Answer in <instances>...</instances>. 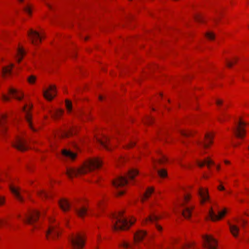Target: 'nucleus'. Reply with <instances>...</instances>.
Listing matches in <instances>:
<instances>
[{
	"label": "nucleus",
	"instance_id": "f257e3e1",
	"mask_svg": "<svg viewBox=\"0 0 249 249\" xmlns=\"http://www.w3.org/2000/svg\"><path fill=\"white\" fill-rule=\"evenodd\" d=\"M102 162L101 160L98 158H95L89 160L84 166L79 169H74L67 168L66 174L70 178H71L78 175L85 174L89 171H91L94 169L99 168L101 166Z\"/></svg>",
	"mask_w": 249,
	"mask_h": 249
},
{
	"label": "nucleus",
	"instance_id": "f03ea898",
	"mask_svg": "<svg viewBox=\"0 0 249 249\" xmlns=\"http://www.w3.org/2000/svg\"><path fill=\"white\" fill-rule=\"evenodd\" d=\"M123 213V212H120L118 213H114L112 215L114 221H113L112 228L115 231L127 229L135 221V219H132L128 220L127 218L124 217Z\"/></svg>",
	"mask_w": 249,
	"mask_h": 249
},
{
	"label": "nucleus",
	"instance_id": "7ed1b4c3",
	"mask_svg": "<svg viewBox=\"0 0 249 249\" xmlns=\"http://www.w3.org/2000/svg\"><path fill=\"white\" fill-rule=\"evenodd\" d=\"M69 241L73 249H82L85 245V241L79 234L73 235L69 238Z\"/></svg>",
	"mask_w": 249,
	"mask_h": 249
},
{
	"label": "nucleus",
	"instance_id": "20e7f679",
	"mask_svg": "<svg viewBox=\"0 0 249 249\" xmlns=\"http://www.w3.org/2000/svg\"><path fill=\"white\" fill-rule=\"evenodd\" d=\"M39 215L40 213L38 211L35 210H33L30 212L29 213L25 214L23 221L28 224L34 226V228H37V226L34 225V223L37 221Z\"/></svg>",
	"mask_w": 249,
	"mask_h": 249
},
{
	"label": "nucleus",
	"instance_id": "39448f33",
	"mask_svg": "<svg viewBox=\"0 0 249 249\" xmlns=\"http://www.w3.org/2000/svg\"><path fill=\"white\" fill-rule=\"evenodd\" d=\"M54 221V219L53 218H49L50 225L48 230L46 231V236L47 239H49V237H50L54 239L59 235V231L57 228V225L52 224Z\"/></svg>",
	"mask_w": 249,
	"mask_h": 249
},
{
	"label": "nucleus",
	"instance_id": "423d86ee",
	"mask_svg": "<svg viewBox=\"0 0 249 249\" xmlns=\"http://www.w3.org/2000/svg\"><path fill=\"white\" fill-rule=\"evenodd\" d=\"M13 146L19 151H24L28 148L27 141L21 137L18 136L12 143Z\"/></svg>",
	"mask_w": 249,
	"mask_h": 249
},
{
	"label": "nucleus",
	"instance_id": "0eeeda50",
	"mask_svg": "<svg viewBox=\"0 0 249 249\" xmlns=\"http://www.w3.org/2000/svg\"><path fill=\"white\" fill-rule=\"evenodd\" d=\"M245 125L246 123L240 120L236 124V126L233 128V131L237 137L239 138H242L245 136Z\"/></svg>",
	"mask_w": 249,
	"mask_h": 249
},
{
	"label": "nucleus",
	"instance_id": "6e6552de",
	"mask_svg": "<svg viewBox=\"0 0 249 249\" xmlns=\"http://www.w3.org/2000/svg\"><path fill=\"white\" fill-rule=\"evenodd\" d=\"M28 36L33 44L37 45L41 42L42 37L38 32L32 29H30L28 32Z\"/></svg>",
	"mask_w": 249,
	"mask_h": 249
},
{
	"label": "nucleus",
	"instance_id": "1a4fd4ad",
	"mask_svg": "<svg viewBox=\"0 0 249 249\" xmlns=\"http://www.w3.org/2000/svg\"><path fill=\"white\" fill-rule=\"evenodd\" d=\"M191 196L190 195H186L184 196V202L181 204V207H183L181 213L184 217L188 218L191 215V212L193 209V207H188L184 206V202H187L190 199Z\"/></svg>",
	"mask_w": 249,
	"mask_h": 249
},
{
	"label": "nucleus",
	"instance_id": "9d476101",
	"mask_svg": "<svg viewBox=\"0 0 249 249\" xmlns=\"http://www.w3.org/2000/svg\"><path fill=\"white\" fill-rule=\"evenodd\" d=\"M205 243L204 247L208 249H215L216 248V241L212 236L203 235L202 237Z\"/></svg>",
	"mask_w": 249,
	"mask_h": 249
},
{
	"label": "nucleus",
	"instance_id": "9b49d317",
	"mask_svg": "<svg viewBox=\"0 0 249 249\" xmlns=\"http://www.w3.org/2000/svg\"><path fill=\"white\" fill-rule=\"evenodd\" d=\"M43 96L49 101L52 100L56 96V88L55 86L51 85L46 90H43Z\"/></svg>",
	"mask_w": 249,
	"mask_h": 249
},
{
	"label": "nucleus",
	"instance_id": "f8f14e48",
	"mask_svg": "<svg viewBox=\"0 0 249 249\" xmlns=\"http://www.w3.org/2000/svg\"><path fill=\"white\" fill-rule=\"evenodd\" d=\"M128 183L127 178L126 177L119 176L112 181V184L116 189L121 187Z\"/></svg>",
	"mask_w": 249,
	"mask_h": 249
},
{
	"label": "nucleus",
	"instance_id": "ddd939ff",
	"mask_svg": "<svg viewBox=\"0 0 249 249\" xmlns=\"http://www.w3.org/2000/svg\"><path fill=\"white\" fill-rule=\"evenodd\" d=\"M227 211L225 209L222 211H218V214H216V213L213 211L212 208H211L209 211V216L213 221H215L222 218L225 215Z\"/></svg>",
	"mask_w": 249,
	"mask_h": 249
},
{
	"label": "nucleus",
	"instance_id": "4468645a",
	"mask_svg": "<svg viewBox=\"0 0 249 249\" xmlns=\"http://www.w3.org/2000/svg\"><path fill=\"white\" fill-rule=\"evenodd\" d=\"M197 194L200 196L201 204H204L206 201L209 200L208 190L202 188H200L197 191Z\"/></svg>",
	"mask_w": 249,
	"mask_h": 249
},
{
	"label": "nucleus",
	"instance_id": "2eb2a0df",
	"mask_svg": "<svg viewBox=\"0 0 249 249\" xmlns=\"http://www.w3.org/2000/svg\"><path fill=\"white\" fill-rule=\"evenodd\" d=\"M213 135L211 133H206L205 135V142H199L198 144L203 146L204 148H207L209 144L212 143V139Z\"/></svg>",
	"mask_w": 249,
	"mask_h": 249
},
{
	"label": "nucleus",
	"instance_id": "dca6fc26",
	"mask_svg": "<svg viewBox=\"0 0 249 249\" xmlns=\"http://www.w3.org/2000/svg\"><path fill=\"white\" fill-rule=\"evenodd\" d=\"M97 142L100 143L102 146L107 150H110V148L109 147L108 144L109 142V139L108 137L104 136L102 139H97Z\"/></svg>",
	"mask_w": 249,
	"mask_h": 249
},
{
	"label": "nucleus",
	"instance_id": "f3484780",
	"mask_svg": "<svg viewBox=\"0 0 249 249\" xmlns=\"http://www.w3.org/2000/svg\"><path fill=\"white\" fill-rule=\"evenodd\" d=\"M22 110L26 113L25 118L29 126L33 131H36V129L33 127L32 123L31 116L29 114V111L26 109V106H24L23 107Z\"/></svg>",
	"mask_w": 249,
	"mask_h": 249
},
{
	"label": "nucleus",
	"instance_id": "a211bd4d",
	"mask_svg": "<svg viewBox=\"0 0 249 249\" xmlns=\"http://www.w3.org/2000/svg\"><path fill=\"white\" fill-rule=\"evenodd\" d=\"M59 205L61 209L64 211H68L71 207L70 203L67 200L62 199L59 200Z\"/></svg>",
	"mask_w": 249,
	"mask_h": 249
},
{
	"label": "nucleus",
	"instance_id": "6ab92c4d",
	"mask_svg": "<svg viewBox=\"0 0 249 249\" xmlns=\"http://www.w3.org/2000/svg\"><path fill=\"white\" fill-rule=\"evenodd\" d=\"M146 232L144 231H139L134 234V240L135 243H137L142 240L144 237L146 235Z\"/></svg>",
	"mask_w": 249,
	"mask_h": 249
},
{
	"label": "nucleus",
	"instance_id": "aec40b11",
	"mask_svg": "<svg viewBox=\"0 0 249 249\" xmlns=\"http://www.w3.org/2000/svg\"><path fill=\"white\" fill-rule=\"evenodd\" d=\"M9 187H10V189L11 191L15 195V196L16 197L17 199L20 201H22L23 198L20 194V192H19L20 189L18 188H16L11 185Z\"/></svg>",
	"mask_w": 249,
	"mask_h": 249
},
{
	"label": "nucleus",
	"instance_id": "412c9836",
	"mask_svg": "<svg viewBox=\"0 0 249 249\" xmlns=\"http://www.w3.org/2000/svg\"><path fill=\"white\" fill-rule=\"evenodd\" d=\"M6 118L5 115H3L2 117L1 120H0V135L3 136L4 135L6 132V127L5 125V120Z\"/></svg>",
	"mask_w": 249,
	"mask_h": 249
},
{
	"label": "nucleus",
	"instance_id": "4be33fe9",
	"mask_svg": "<svg viewBox=\"0 0 249 249\" xmlns=\"http://www.w3.org/2000/svg\"><path fill=\"white\" fill-rule=\"evenodd\" d=\"M25 53L24 52V50L22 47H19L17 49L16 57V60L18 63H19L21 61Z\"/></svg>",
	"mask_w": 249,
	"mask_h": 249
},
{
	"label": "nucleus",
	"instance_id": "5701e85b",
	"mask_svg": "<svg viewBox=\"0 0 249 249\" xmlns=\"http://www.w3.org/2000/svg\"><path fill=\"white\" fill-rule=\"evenodd\" d=\"M75 211L79 217H83L86 215L88 209L86 207L83 206L79 208H75Z\"/></svg>",
	"mask_w": 249,
	"mask_h": 249
},
{
	"label": "nucleus",
	"instance_id": "b1692460",
	"mask_svg": "<svg viewBox=\"0 0 249 249\" xmlns=\"http://www.w3.org/2000/svg\"><path fill=\"white\" fill-rule=\"evenodd\" d=\"M231 232L235 237H237L239 229L238 226L234 224H229Z\"/></svg>",
	"mask_w": 249,
	"mask_h": 249
},
{
	"label": "nucleus",
	"instance_id": "393cba45",
	"mask_svg": "<svg viewBox=\"0 0 249 249\" xmlns=\"http://www.w3.org/2000/svg\"><path fill=\"white\" fill-rule=\"evenodd\" d=\"M14 65L11 64L10 65L7 67H3L2 69V75L3 77H5L7 75H10L11 73L12 69Z\"/></svg>",
	"mask_w": 249,
	"mask_h": 249
},
{
	"label": "nucleus",
	"instance_id": "a878e982",
	"mask_svg": "<svg viewBox=\"0 0 249 249\" xmlns=\"http://www.w3.org/2000/svg\"><path fill=\"white\" fill-rule=\"evenodd\" d=\"M9 93L11 94L13 97L18 100H21L23 97V94L20 93V95H18V91L14 89H10L9 90Z\"/></svg>",
	"mask_w": 249,
	"mask_h": 249
},
{
	"label": "nucleus",
	"instance_id": "bb28decb",
	"mask_svg": "<svg viewBox=\"0 0 249 249\" xmlns=\"http://www.w3.org/2000/svg\"><path fill=\"white\" fill-rule=\"evenodd\" d=\"M62 154L64 156L70 158L71 160L74 159L76 156V154L66 149H64L62 151Z\"/></svg>",
	"mask_w": 249,
	"mask_h": 249
},
{
	"label": "nucleus",
	"instance_id": "cd10ccee",
	"mask_svg": "<svg viewBox=\"0 0 249 249\" xmlns=\"http://www.w3.org/2000/svg\"><path fill=\"white\" fill-rule=\"evenodd\" d=\"M160 218V216H159L154 213L150 214L148 217L146 218L143 223H147L148 222H154L158 219Z\"/></svg>",
	"mask_w": 249,
	"mask_h": 249
},
{
	"label": "nucleus",
	"instance_id": "c85d7f7f",
	"mask_svg": "<svg viewBox=\"0 0 249 249\" xmlns=\"http://www.w3.org/2000/svg\"><path fill=\"white\" fill-rule=\"evenodd\" d=\"M167 158L164 155H162L161 157L157 160H153V168L155 170H157V163L163 164L165 163L167 161Z\"/></svg>",
	"mask_w": 249,
	"mask_h": 249
},
{
	"label": "nucleus",
	"instance_id": "c756f323",
	"mask_svg": "<svg viewBox=\"0 0 249 249\" xmlns=\"http://www.w3.org/2000/svg\"><path fill=\"white\" fill-rule=\"evenodd\" d=\"M139 173V172L136 169L130 170L127 174V178L129 179L133 180L135 177L137 176Z\"/></svg>",
	"mask_w": 249,
	"mask_h": 249
},
{
	"label": "nucleus",
	"instance_id": "7c9ffc66",
	"mask_svg": "<svg viewBox=\"0 0 249 249\" xmlns=\"http://www.w3.org/2000/svg\"><path fill=\"white\" fill-rule=\"evenodd\" d=\"M197 164L200 167H202L205 164H206L207 165L208 167L210 168V165L211 164H214V162L211 160H210V159H207L205 160L203 162L198 161L197 162Z\"/></svg>",
	"mask_w": 249,
	"mask_h": 249
},
{
	"label": "nucleus",
	"instance_id": "2f4dec72",
	"mask_svg": "<svg viewBox=\"0 0 249 249\" xmlns=\"http://www.w3.org/2000/svg\"><path fill=\"white\" fill-rule=\"evenodd\" d=\"M75 128L74 127L70 128L68 131H64L61 134V137L63 138L67 137L71 135H72L75 131Z\"/></svg>",
	"mask_w": 249,
	"mask_h": 249
},
{
	"label": "nucleus",
	"instance_id": "473e14b6",
	"mask_svg": "<svg viewBox=\"0 0 249 249\" xmlns=\"http://www.w3.org/2000/svg\"><path fill=\"white\" fill-rule=\"evenodd\" d=\"M52 117L54 119H56L59 117L63 113V110L59 109L53 113L51 110L49 111Z\"/></svg>",
	"mask_w": 249,
	"mask_h": 249
},
{
	"label": "nucleus",
	"instance_id": "72a5a7b5",
	"mask_svg": "<svg viewBox=\"0 0 249 249\" xmlns=\"http://www.w3.org/2000/svg\"><path fill=\"white\" fill-rule=\"evenodd\" d=\"M153 191H154V189L153 188L149 187L147 189V190L145 192V193H144V194L143 195V196L142 198V201H143L144 199H146V198H148L151 195V194L153 192Z\"/></svg>",
	"mask_w": 249,
	"mask_h": 249
},
{
	"label": "nucleus",
	"instance_id": "f704fd0d",
	"mask_svg": "<svg viewBox=\"0 0 249 249\" xmlns=\"http://www.w3.org/2000/svg\"><path fill=\"white\" fill-rule=\"evenodd\" d=\"M181 135L184 137H188L192 135V133L188 130H181L180 131Z\"/></svg>",
	"mask_w": 249,
	"mask_h": 249
},
{
	"label": "nucleus",
	"instance_id": "c9c22d12",
	"mask_svg": "<svg viewBox=\"0 0 249 249\" xmlns=\"http://www.w3.org/2000/svg\"><path fill=\"white\" fill-rule=\"evenodd\" d=\"M38 195L42 198H47L51 196V195H50L48 193L45 192L43 190L40 191L38 192Z\"/></svg>",
	"mask_w": 249,
	"mask_h": 249
},
{
	"label": "nucleus",
	"instance_id": "e433bc0d",
	"mask_svg": "<svg viewBox=\"0 0 249 249\" xmlns=\"http://www.w3.org/2000/svg\"><path fill=\"white\" fill-rule=\"evenodd\" d=\"M157 172L159 176L161 178H165L167 175V171L163 169L158 170Z\"/></svg>",
	"mask_w": 249,
	"mask_h": 249
},
{
	"label": "nucleus",
	"instance_id": "4c0bfd02",
	"mask_svg": "<svg viewBox=\"0 0 249 249\" xmlns=\"http://www.w3.org/2000/svg\"><path fill=\"white\" fill-rule=\"evenodd\" d=\"M66 107L68 111L70 112L72 110L71 102L68 100H66Z\"/></svg>",
	"mask_w": 249,
	"mask_h": 249
},
{
	"label": "nucleus",
	"instance_id": "58836bf2",
	"mask_svg": "<svg viewBox=\"0 0 249 249\" xmlns=\"http://www.w3.org/2000/svg\"><path fill=\"white\" fill-rule=\"evenodd\" d=\"M206 36L210 40H213L214 38V34L212 32H207L205 34Z\"/></svg>",
	"mask_w": 249,
	"mask_h": 249
},
{
	"label": "nucleus",
	"instance_id": "ea45409f",
	"mask_svg": "<svg viewBox=\"0 0 249 249\" xmlns=\"http://www.w3.org/2000/svg\"><path fill=\"white\" fill-rule=\"evenodd\" d=\"M36 79V77L35 76L31 75L28 78L27 80L29 83L33 84L35 82Z\"/></svg>",
	"mask_w": 249,
	"mask_h": 249
},
{
	"label": "nucleus",
	"instance_id": "a19ab883",
	"mask_svg": "<svg viewBox=\"0 0 249 249\" xmlns=\"http://www.w3.org/2000/svg\"><path fill=\"white\" fill-rule=\"evenodd\" d=\"M236 62H237V59H235V60H234V61L233 62H230L229 61H227L226 65L228 67L231 68L232 67L233 64L235 63Z\"/></svg>",
	"mask_w": 249,
	"mask_h": 249
},
{
	"label": "nucleus",
	"instance_id": "79ce46f5",
	"mask_svg": "<svg viewBox=\"0 0 249 249\" xmlns=\"http://www.w3.org/2000/svg\"><path fill=\"white\" fill-rule=\"evenodd\" d=\"M24 10L25 12H26L29 15L31 14V9L29 6H27L24 8Z\"/></svg>",
	"mask_w": 249,
	"mask_h": 249
},
{
	"label": "nucleus",
	"instance_id": "37998d69",
	"mask_svg": "<svg viewBox=\"0 0 249 249\" xmlns=\"http://www.w3.org/2000/svg\"><path fill=\"white\" fill-rule=\"evenodd\" d=\"M146 123L147 124H151L153 121V118L151 117H147L146 119Z\"/></svg>",
	"mask_w": 249,
	"mask_h": 249
},
{
	"label": "nucleus",
	"instance_id": "c03bdc74",
	"mask_svg": "<svg viewBox=\"0 0 249 249\" xmlns=\"http://www.w3.org/2000/svg\"><path fill=\"white\" fill-rule=\"evenodd\" d=\"M195 19L198 22H202L203 20V18L200 15H197L195 17Z\"/></svg>",
	"mask_w": 249,
	"mask_h": 249
},
{
	"label": "nucleus",
	"instance_id": "a18cd8bd",
	"mask_svg": "<svg viewBox=\"0 0 249 249\" xmlns=\"http://www.w3.org/2000/svg\"><path fill=\"white\" fill-rule=\"evenodd\" d=\"M120 246L124 247L125 248H127L129 247V245L128 243L124 242L120 245Z\"/></svg>",
	"mask_w": 249,
	"mask_h": 249
},
{
	"label": "nucleus",
	"instance_id": "49530a36",
	"mask_svg": "<svg viewBox=\"0 0 249 249\" xmlns=\"http://www.w3.org/2000/svg\"><path fill=\"white\" fill-rule=\"evenodd\" d=\"M2 99L4 101H9V97L4 94H3L2 95Z\"/></svg>",
	"mask_w": 249,
	"mask_h": 249
},
{
	"label": "nucleus",
	"instance_id": "de8ad7c7",
	"mask_svg": "<svg viewBox=\"0 0 249 249\" xmlns=\"http://www.w3.org/2000/svg\"><path fill=\"white\" fill-rule=\"evenodd\" d=\"M135 142H130L129 144H128L126 146L127 147H131L132 146H133L134 145H135Z\"/></svg>",
	"mask_w": 249,
	"mask_h": 249
},
{
	"label": "nucleus",
	"instance_id": "09e8293b",
	"mask_svg": "<svg viewBox=\"0 0 249 249\" xmlns=\"http://www.w3.org/2000/svg\"><path fill=\"white\" fill-rule=\"evenodd\" d=\"M124 191L117 190L116 194L118 196H121V195H122L123 194H124Z\"/></svg>",
	"mask_w": 249,
	"mask_h": 249
},
{
	"label": "nucleus",
	"instance_id": "8fccbe9b",
	"mask_svg": "<svg viewBox=\"0 0 249 249\" xmlns=\"http://www.w3.org/2000/svg\"><path fill=\"white\" fill-rule=\"evenodd\" d=\"M222 103H223V102L221 100L217 99L216 101V104L218 106L221 105L222 104Z\"/></svg>",
	"mask_w": 249,
	"mask_h": 249
},
{
	"label": "nucleus",
	"instance_id": "3c124183",
	"mask_svg": "<svg viewBox=\"0 0 249 249\" xmlns=\"http://www.w3.org/2000/svg\"><path fill=\"white\" fill-rule=\"evenodd\" d=\"M218 189L220 191H224V190H225V188L223 186H222V185H220L218 187Z\"/></svg>",
	"mask_w": 249,
	"mask_h": 249
},
{
	"label": "nucleus",
	"instance_id": "603ef678",
	"mask_svg": "<svg viewBox=\"0 0 249 249\" xmlns=\"http://www.w3.org/2000/svg\"><path fill=\"white\" fill-rule=\"evenodd\" d=\"M6 223H7L6 221L0 219V226L2 225L3 224H6Z\"/></svg>",
	"mask_w": 249,
	"mask_h": 249
},
{
	"label": "nucleus",
	"instance_id": "864d4df0",
	"mask_svg": "<svg viewBox=\"0 0 249 249\" xmlns=\"http://www.w3.org/2000/svg\"><path fill=\"white\" fill-rule=\"evenodd\" d=\"M192 246V244H186L184 246H183V248H189L191 247Z\"/></svg>",
	"mask_w": 249,
	"mask_h": 249
},
{
	"label": "nucleus",
	"instance_id": "5fc2aeb1",
	"mask_svg": "<svg viewBox=\"0 0 249 249\" xmlns=\"http://www.w3.org/2000/svg\"><path fill=\"white\" fill-rule=\"evenodd\" d=\"M3 203H4V198L0 196V205L3 204Z\"/></svg>",
	"mask_w": 249,
	"mask_h": 249
},
{
	"label": "nucleus",
	"instance_id": "6e6d98bb",
	"mask_svg": "<svg viewBox=\"0 0 249 249\" xmlns=\"http://www.w3.org/2000/svg\"><path fill=\"white\" fill-rule=\"evenodd\" d=\"M156 228L158 229V230H159V231H161L162 230L161 227L159 225H157Z\"/></svg>",
	"mask_w": 249,
	"mask_h": 249
},
{
	"label": "nucleus",
	"instance_id": "4d7b16f0",
	"mask_svg": "<svg viewBox=\"0 0 249 249\" xmlns=\"http://www.w3.org/2000/svg\"><path fill=\"white\" fill-rule=\"evenodd\" d=\"M224 162H225V164H230V163L229 161L227 160H225L224 161Z\"/></svg>",
	"mask_w": 249,
	"mask_h": 249
},
{
	"label": "nucleus",
	"instance_id": "13d9d810",
	"mask_svg": "<svg viewBox=\"0 0 249 249\" xmlns=\"http://www.w3.org/2000/svg\"><path fill=\"white\" fill-rule=\"evenodd\" d=\"M219 121L220 122H222L224 121V119L223 118H219Z\"/></svg>",
	"mask_w": 249,
	"mask_h": 249
},
{
	"label": "nucleus",
	"instance_id": "bf43d9fd",
	"mask_svg": "<svg viewBox=\"0 0 249 249\" xmlns=\"http://www.w3.org/2000/svg\"><path fill=\"white\" fill-rule=\"evenodd\" d=\"M45 2V4L47 5V6L48 7H49L50 8H51V5L50 4H49L48 3H47L46 2Z\"/></svg>",
	"mask_w": 249,
	"mask_h": 249
},
{
	"label": "nucleus",
	"instance_id": "052dcab7",
	"mask_svg": "<svg viewBox=\"0 0 249 249\" xmlns=\"http://www.w3.org/2000/svg\"><path fill=\"white\" fill-rule=\"evenodd\" d=\"M103 97L102 96H101V95H100V96H99V100H102L103 99Z\"/></svg>",
	"mask_w": 249,
	"mask_h": 249
},
{
	"label": "nucleus",
	"instance_id": "680f3d73",
	"mask_svg": "<svg viewBox=\"0 0 249 249\" xmlns=\"http://www.w3.org/2000/svg\"><path fill=\"white\" fill-rule=\"evenodd\" d=\"M245 224V221L243 220L242 225L244 226Z\"/></svg>",
	"mask_w": 249,
	"mask_h": 249
},
{
	"label": "nucleus",
	"instance_id": "e2e57ef3",
	"mask_svg": "<svg viewBox=\"0 0 249 249\" xmlns=\"http://www.w3.org/2000/svg\"><path fill=\"white\" fill-rule=\"evenodd\" d=\"M217 169V170H219L220 169V166H217V167H216Z\"/></svg>",
	"mask_w": 249,
	"mask_h": 249
},
{
	"label": "nucleus",
	"instance_id": "0e129e2a",
	"mask_svg": "<svg viewBox=\"0 0 249 249\" xmlns=\"http://www.w3.org/2000/svg\"><path fill=\"white\" fill-rule=\"evenodd\" d=\"M98 205H99V207L100 209H101L102 208H101V204H99Z\"/></svg>",
	"mask_w": 249,
	"mask_h": 249
},
{
	"label": "nucleus",
	"instance_id": "69168bd1",
	"mask_svg": "<svg viewBox=\"0 0 249 249\" xmlns=\"http://www.w3.org/2000/svg\"><path fill=\"white\" fill-rule=\"evenodd\" d=\"M227 193L228 194H230V193H231V191H227Z\"/></svg>",
	"mask_w": 249,
	"mask_h": 249
},
{
	"label": "nucleus",
	"instance_id": "338daca9",
	"mask_svg": "<svg viewBox=\"0 0 249 249\" xmlns=\"http://www.w3.org/2000/svg\"><path fill=\"white\" fill-rule=\"evenodd\" d=\"M85 40H87L88 39V37H85Z\"/></svg>",
	"mask_w": 249,
	"mask_h": 249
},
{
	"label": "nucleus",
	"instance_id": "774afa93",
	"mask_svg": "<svg viewBox=\"0 0 249 249\" xmlns=\"http://www.w3.org/2000/svg\"><path fill=\"white\" fill-rule=\"evenodd\" d=\"M233 146L236 147V144H233Z\"/></svg>",
	"mask_w": 249,
	"mask_h": 249
}]
</instances>
